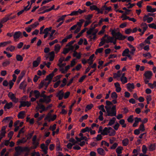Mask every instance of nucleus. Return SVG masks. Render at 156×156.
<instances>
[{"label":"nucleus","mask_w":156,"mask_h":156,"mask_svg":"<svg viewBox=\"0 0 156 156\" xmlns=\"http://www.w3.org/2000/svg\"><path fill=\"white\" fill-rule=\"evenodd\" d=\"M98 24H94V23L92 24L91 26L92 27L89 29L87 31V34L89 35L91 34L92 32L95 30L94 29L95 28L98 26Z\"/></svg>","instance_id":"obj_7"},{"label":"nucleus","mask_w":156,"mask_h":156,"mask_svg":"<svg viewBox=\"0 0 156 156\" xmlns=\"http://www.w3.org/2000/svg\"><path fill=\"white\" fill-rule=\"evenodd\" d=\"M14 40L15 41H16L17 40L20 38L22 37V35L21 32L20 31L15 32L13 35Z\"/></svg>","instance_id":"obj_6"},{"label":"nucleus","mask_w":156,"mask_h":156,"mask_svg":"<svg viewBox=\"0 0 156 156\" xmlns=\"http://www.w3.org/2000/svg\"><path fill=\"white\" fill-rule=\"evenodd\" d=\"M94 57V55L93 54L87 60L88 63L90 65H91L93 63V59Z\"/></svg>","instance_id":"obj_29"},{"label":"nucleus","mask_w":156,"mask_h":156,"mask_svg":"<svg viewBox=\"0 0 156 156\" xmlns=\"http://www.w3.org/2000/svg\"><path fill=\"white\" fill-rule=\"evenodd\" d=\"M88 117V115L86 114L82 116V117L79 119V121L80 122H83L84 120L87 119Z\"/></svg>","instance_id":"obj_53"},{"label":"nucleus","mask_w":156,"mask_h":156,"mask_svg":"<svg viewBox=\"0 0 156 156\" xmlns=\"http://www.w3.org/2000/svg\"><path fill=\"white\" fill-rule=\"evenodd\" d=\"M109 129H110L108 134L109 136H112L115 135V131L111 127H109Z\"/></svg>","instance_id":"obj_31"},{"label":"nucleus","mask_w":156,"mask_h":156,"mask_svg":"<svg viewBox=\"0 0 156 156\" xmlns=\"http://www.w3.org/2000/svg\"><path fill=\"white\" fill-rule=\"evenodd\" d=\"M90 9L91 11L96 10L97 11L98 10L99 8H98L97 6L96 5H93L90 6Z\"/></svg>","instance_id":"obj_47"},{"label":"nucleus","mask_w":156,"mask_h":156,"mask_svg":"<svg viewBox=\"0 0 156 156\" xmlns=\"http://www.w3.org/2000/svg\"><path fill=\"white\" fill-rule=\"evenodd\" d=\"M55 30H53L51 31V33L49 37L48 38V40H52L54 39V38L53 37V34L55 33Z\"/></svg>","instance_id":"obj_59"},{"label":"nucleus","mask_w":156,"mask_h":156,"mask_svg":"<svg viewBox=\"0 0 156 156\" xmlns=\"http://www.w3.org/2000/svg\"><path fill=\"white\" fill-rule=\"evenodd\" d=\"M118 97L117 95L115 92H112L111 95V98L112 99H117Z\"/></svg>","instance_id":"obj_58"},{"label":"nucleus","mask_w":156,"mask_h":156,"mask_svg":"<svg viewBox=\"0 0 156 156\" xmlns=\"http://www.w3.org/2000/svg\"><path fill=\"white\" fill-rule=\"evenodd\" d=\"M129 51L128 48H126L123 51L122 55L123 56H126V55L129 54Z\"/></svg>","instance_id":"obj_43"},{"label":"nucleus","mask_w":156,"mask_h":156,"mask_svg":"<svg viewBox=\"0 0 156 156\" xmlns=\"http://www.w3.org/2000/svg\"><path fill=\"white\" fill-rule=\"evenodd\" d=\"M34 94L36 98H37L40 96V92L37 90H34Z\"/></svg>","instance_id":"obj_51"},{"label":"nucleus","mask_w":156,"mask_h":156,"mask_svg":"<svg viewBox=\"0 0 156 156\" xmlns=\"http://www.w3.org/2000/svg\"><path fill=\"white\" fill-rule=\"evenodd\" d=\"M51 28H52L51 27L46 28L44 29L43 33L48 34V32L51 30Z\"/></svg>","instance_id":"obj_50"},{"label":"nucleus","mask_w":156,"mask_h":156,"mask_svg":"<svg viewBox=\"0 0 156 156\" xmlns=\"http://www.w3.org/2000/svg\"><path fill=\"white\" fill-rule=\"evenodd\" d=\"M64 93L62 90L60 91L56 95V97H58L59 100H61L63 98Z\"/></svg>","instance_id":"obj_21"},{"label":"nucleus","mask_w":156,"mask_h":156,"mask_svg":"<svg viewBox=\"0 0 156 156\" xmlns=\"http://www.w3.org/2000/svg\"><path fill=\"white\" fill-rule=\"evenodd\" d=\"M93 107V105L92 104L87 105L86 107L85 111H87V110H89L91 109Z\"/></svg>","instance_id":"obj_60"},{"label":"nucleus","mask_w":156,"mask_h":156,"mask_svg":"<svg viewBox=\"0 0 156 156\" xmlns=\"http://www.w3.org/2000/svg\"><path fill=\"white\" fill-rule=\"evenodd\" d=\"M116 120V119L115 117H113L110 120L108 124V126H111L113 124Z\"/></svg>","instance_id":"obj_41"},{"label":"nucleus","mask_w":156,"mask_h":156,"mask_svg":"<svg viewBox=\"0 0 156 156\" xmlns=\"http://www.w3.org/2000/svg\"><path fill=\"white\" fill-rule=\"evenodd\" d=\"M110 129H109V127L108 128L105 127L101 133V134L103 135H105L108 134Z\"/></svg>","instance_id":"obj_17"},{"label":"nucleus","mask_w":156,"mask_h":156,"mask_svg":"<svg viewBox=\"0 0 156 156\" xmlns=\"http://www.w3.org/2000/svg\"><path fill=\"white\" fill-rule=\"evenodd\" d=\"M15 150L17 153H19L21 154V153L23 152L22 147L21 146H18L16 147Z\"/></svg>","instance_id":"obj_32"},{"label":"nucleus","mask_w":156,"mask_h":156,"mask_svg":"<svg viewBox=\"0 0 156 156\" xmlns=\"http://www.w3.org/2000/svg\"><path fill=\"white\" fill-rule=\"evenodd\" d=\"M156 147V144H151L149 147V149L150 151H152L154 150Z\"/></svg>","instance_id":"obj_42"},{"label":"nucleus","mask_w":156,"mask_h":156,"mask_svg":"<svg viewBox=\"0 0 156 156\" xmlns=\"http://www.w3.org/2000/svg\"><path fill=\"white\" fill-rule=\"evenodd\" d=\"M37 136L36 135L34 136L32 141L33 147L32 148L35 149L37 148L39 144V140L37 139Z\"/></svg>","instance_id":"obj_4"},{"label":"nucleus","mask_w":156,"mask_h":156,"mask_svg":"<svg viewBox=\"0 0 156 156\" xmlns=\"http://www.w3.org/2000/svg\"><path fill=\"white\" fill-rule=\"evenodd\" d=\"M127 87L129 90H130L131 89H134L135 87L133 83H128L127 84Z\"/></svg>","instance_id":"obj_33"},{"label":"nucleus","mask_w":156,"mask_h":156,"mask_svg":"<svg viewBox=\"0 0 156 156\" xmlns=\"http://www.w3.org/2000/svg\"><path fill=\"white\" fill-rule=\"evenodd\" d=\"M73 56L74 57H76V58L78 59H80L81 57V54L80 53L78 54L77 52L75 51H74Z\"/></svg>","instance_id":"obj_36"},{"label":"nucleus","mask_w":156,"mask_h":156,"mask_svg":"<svg viewBox=\"0 0 156 156\" xmlns=\"http://www.w3.org/2000/svg\"><path fill=\"white\" fill-rule=\"evenodd\" d=\"M129 47L131 49L130 53L132 55H133L136 51V49L132 45L129 44H127Z\"/></svg>","instance_id":"obj_13"},{"label":"nucleus","mask_w":156,"mask_h":156,"mask_svg":"<svg viewBox=\"0 0 156 156\" xmlns=\"http://www.w3.org/2000/svg\"><path fill=\"white\" fill-rule=\"evenodd\" d=\"M152 75V73L151 71H147L145 72L144 74L145 77L144 80L146 84H147L149 82V80L151 78Z\"/></svg>","instance_id":"obj_3"},{"label":"nucleus","mask_w":156,"mask_h":156,"mask_svg":"<svg viewBox=\"0 0 156 156\" xmlns=\"http://www.w3.org/2000/svg\"><path fill=\"white\" fill-rule=\"evenodd\" d=\"M119 124L122 125V127L123 128H125L126 126V125L125 123V121L124 119H121L119 121Z\"/></svg>","instance_id":"obj_40"},{"label":"nucleus","mask_w":156,"mask_h":156,"mask_svg":"<svg viewBox=\"0 0 156 156\" xmlns=\"http://www.w3.org/2000/svg\"><path fill=\"white\" fill-rule=\"evenodd\" d=\"M27 141V140L25 138H23L21 140H19L17 141V143L18 144L20 143H24L25 142H26Z\"/></svg>","instance_id":"obj_52"},{"label":"nucleus","mask_w":156,"mask_h":156,"mask_svg":"<svg viewBox=\"0 0 156 156\" xmlns=\"http://www.w3.org/2000/svg\"><path fill=\"white\" fill-rule=\"evenodd\" d=\"M27 86L26 82L24 81L20 85L19 88L20 89H24Z\"/></svg>","instance_id":"obj_22"},{"label":"nucleus","mask_w":156,"mask_h":156,"mask_svg":"<svg viewBox=\"0 0 156 156\" xmlns=\"http://www.w3.org/2000/svg\"><path fill=\"white\" fill-rule=\"evenodd\" d=\"M9 17L6 15L1 20H0L1 23H4L6 22L8 20H9Z\"/></svg>","instance_id":"obj_46"},{"label":"nucleus","mask_w":156,"mask_h":156,"mask_svg":"<svg viewBox=\"0 0 156 156\" xmlns=\"http://www.w3.org/2000/svg\"><path fill=\"white\" fill-rule=\"evenodd\" d=\"M98 30L97 29H96L94 31H93L92 32L91 34L93 36L92 37V39L94 40L96 38V34L98 32ZM90 34H91L90 35Z\"/></svg>","instance_id":"obj_38"},{"label":"nucleus","mask_w":156,"mask_h":156,"mask_svg":"<svg viewBox=\"0 0 156 156\" xmlns=\"http://www.w3.org/2000/svg\"><path fill=\"white\" fill-rule=\"evenodd\" d=\"M13 107V104L12 102L7 103L4 106V109L6 111L7 109H9Z\"/></svg>","instance_id":"obj_11"},{"label":"nucleus","mask_w":156,"mask_h":156,"mask_svg":"<svg viewBox=\"0 0 156 156\" xmlns=\"http://www.w3.org/2000/svg\"><path fill=\"white\" fill-rule=\"evenodd\" d=\"M22 106L23 107H24L27 106V107H29L31 105V104L30 102L28 101H21Z\"/></svg>","instance_id":"obj_24"},{"label":"nucleus","mask_w":156,"mask_h":156,"mask_svg":"<svg viewBox=\"0 0 156 156\" xmlns=\"http://www.w3.org/2000/svg\"><path fill=\"white\" fill-rule=\"evenodd\" d=\"M16 47L15 46L10 45L6 48V50L7 51H10L11 52H13L16 50Z\"/></svg>","instance_id":"obj_26"},{"label":"nucleus","mask_w":156,"mask_h":156,"mask_svg":"<svg viewBox=\"0 0 156 156\" xmlns=\"http://www.w3.org/2000/svg\"><path fill=\"white\" fill-rule=\"evenodd\" d=\"M111 34L114 37H115L116 40H123L127 37V36L123 35L119 32H116L115 30H112Z\"/></svg>","instance_id":"obj_2"},{"label":"nucleus","mask_w":156,"mask_h":156,"mask_svg":"<svg viewBox=\"0 0 156 156\" xmlns=\"http://www.w3.org/2000/svg\"><path fill=\"white\" fill-rule=\"evenodd\" d=\"M107 36V35L105 34L104 36L102 37L101 39V41L99 43L98 46L99 47H101L103 46L104 44L106 43L105 42V38Z\"/></svg>","instance_id":"obj_14"},{"label":"nucleus","mask_w":156,"mask_h":156,"mask_svg":"<svg viewBox=\"0 0 156 156\" xmlns=\"http://www.w3.org/2000/svg\"><path fill=\"white\" fill-rule=\"evenodd\" d=\"M12 43V41H7L2 42L0 43V48L1 47H4L7 45L8 44Z\"/></svg>","instance_id":"obj_20"},{"label":"nucleus","mask_w":156,"mask_h":156,"mask_svg":"<svg viewBox=\"0 0 156 156\" xmlns=\"http://www.w3.org/2000/svg\"><path fill=\"white\" fill-rule=\"evenodd\" d=\"M122 142L123 145L124 146H126L128 144L129 140L127 138H126L122 140Z\"/></svg>","instance_id":"obj_39"},{"label":"nucleus","mask_w":156,"mask_h":156,"mask_svg":"<svg viewBox=\"0 0 156 156\" xmlns=\"http://www.w3.org/2000/svg\"><path fill=\"white\" fill-rule=\"evenodd\" d=\"M148 26L150 28L156 29V22L155 23H152L148 24Z\"/></svg>","instance_id":"obj_63"},{"label":"nucleus","mask_w":156,"mask_h":156,"mask_svg":"<svg viewBox=\"0 0 156 156\" xmlns=\"http://www.w3.org/2000/svg\"><path fill=\"white\" fill-rule=\"evenodd\" d=\"M10 64V62L9 60L6 59L2 63V66L3 67H6L9 65Z\"/></svg>","instance_id":"obj_44"},{"label":"nucleus","mask_w":156,"mask_h":156,"mask_svg":"<svg viewBox=\"0 0 156 156\" xmlns=\"http://www.w3.org/2000/svg\"><path fill=\"white\" fill-rule=\"evenodd\" d=\"M133 115H130L127 119V120L129 122L132 123L133 121Z\"/></svg>","instance_id":"obj_56"},{"label":"nucleus","mask_w":156,"mask_h":156,"mask_svg":"<svg viewBox=\"0 0 156 156\" xmlns=\"http://www.w3.org/2000/svg\"><path fill=\"white\" fill-rule=\"evenodd\" d=\"M123 149L122 147L120 146L118 147L116 150V152L117 154H120L122 153V151Z\"/></svg>","instance_id":"obj_34"},{"label":"nucleus","mask_w":156,"mask_h":156,"mask_svg":"<svg viewBox=\"0 0 156 156\" xmlns=\"http://www.w3.org/2000/svg\"><path fill=\"white\" fill-rule=\"evenodd\" d=\"M25 113V112L24 111H22L20 112L18 115V118L21 119H23L24 117V115Z\"/></svg>","instance_id":"obj_30"},{"label":"nucleus","mask_w":156,"mask_h":156,"mask_svg":"<svg viewBox=\"0 0 156 156\" xmlns=\"http://www.w3.org/2000/svg\"><path fill=\"white\" fill-rule=\"evenodd\" d=\"M84 22V20L83 19L80 20H79V22L77 23L76 25L79 26L78 27H80V28H81V27L82 26V24Z\"/></svg>","instance_id":"obj_49"},{"label":"nucleus","mask_w":156,"mask_h":156,"mask_svg":"<svg viewBox=\"0 0 156 156\" xmlns=\"http://www.w3.org/2000/svg\"><path fill=\"white\" fill-rule=\"evenodd\" d=\"M121 75V71L119 70L118 71L117 73L113 74V78H116L117 77H120Z\"/></svg>","instance_id":"obj_45"},{"label":"nucleus","mask_w":156,"mask_h":156,"mask_svg":"<svg viewBox=\"0 0 156 156\" xmlns=\"http://www.w3.org/2000/svg\"><path fill=\"white\" fill-rule=\"evenodd\" d=\"M143 56L145 57H147V58H150L152 57L151 54L149 52L143 54Z\"/></svg>","instance_id":"obj_57"},{"label":"nucleus","mask_w":156,"mask_h":156,"mask_svg":"<svg viewBox=\"0 0 156 156\" xmlns=\"http://www.w3.org/2000/svg\"><path fill=\"white\" fill-rule=\"evenodd\" d=\"M54 76V74L53 73H51L49 74L48 75L46 76V77L45 79V80L50 81V82H51V80Z\"/></svg>","instance_id":"obj_25"},{"label":"nucleus","mask_w":156,"mask_h":156,"mask_svg":"<svg viewBox=\"0 0 156 156\" xmlns=\"http://www.w3.org/2000/svg\"><path fill=\"white\" fill-rule=\"evenodd\" d=\"M147 10L148 12H153L156 11V8H152L150 5H147L146 7Z\"/></svg>","instance_id":"obj_15"},{"label":"nucleus","mask_w":156,"mask_h":156,"mask_svg":"<svg viewBox=\"0 0 156 156\" xmlns=\"http://www.w3.org/2000/svg\"><path fill=\"white\" fill-rule=\"evenodd\" d=\"M16 58L18 61H22L23 59L22 56L19 55H16Z\"/></svg>","instance_id":"obj_54"},{"label":"nucleus","mask_w":156,"mask_h":156,"mask_svg":"<svg viewBox=\"0 0 156 156\" xmlns=\"http://www.w3.org/2000/svg\"><path fill=\"white\" fill-rule=\"evenodd\" d=\"M8 96L12 101L15 103L18 101V99L16 98V95L12 92H10L8 94Z\"/></svg>","instance_id":"obj_5"},{"label":"nucleus","mask_w":156,"mask_h":156,"mask_svg":"<svg viewBox=\"0 0 156 156\" xmlns=\"http://www.w3.org/2000/svg\"><path fill=\"white\" fill-rule=\"evenodd\" d=\"M114 85L116 87V91L117 92H120L121 90V88L120 87L119 83L118 82H116L114 83Z\"/></svg>","instance_id":"obj_19"},{"label":"nucleus","mask_w":156,"mask_h":156,"mask_svg":"<svg viewBox=\"0 0 156 156\" xmlns=\"http://www.w3.org/2000/svg\"><path fill=\"white\" fill-rule=\"evenodd\" d=\"M142 120L140 118H138L136 117L135 118V122L133 125V126L134 127L137 126L138 125V122H141Z\"/></svg>","instance_id":"obj_12"},{"label":"nucleus","mask_w":156,"mask_h":156,"mask_svg":"<svg viewBox=\"0 0 156 156\" xmlns=\"http://www.w3.org/2000/svg\"><path fill=\"white\" fill-rule=\"evenodd\" d=\"M105 108L107 113L106 115L113 116H116V106H113L112 108L110 106H105Z\"/></svg>","instance_id":"obj_1"},{"label":"nucleus","mask_w":156,"mask_h":156,"mask_svg":"<svg viewBox=\"0 0 156 156\" xmlns=\"http://www.w3.org/2000/svg\"><path fill=\"white\" fill-rule=\"evenodd\" d=\"M41 148L43 150V151L45 154L47 153V150L48 149L47 146H45L44 144H42L41 145Z\"/></svg>","instance_id":"obj_16"},{"label":"nucleus","mask_w":156,"mask_h":156,"mask_svg":"<svg viewBox=\"0 0 156 156\" xmlns=\"http://www.w3.org/2000/svg\"><path fill=\"white\" fill-rule=\"evenodd\" d=\"M23 152H29L30 150V148L27 147H22Z\"/></svg>","instance_id":"obj_61"},{"label":"nucleus","mask_w":156,"mask_h":156,"mask_svg":"<svg viewBox=\"0 0 156 156\" xmlns=\"http://www.w3.org/2000/svg\"><path fill=\"white\" fill-rule=\"evenodd\" d=\"M139 129L142 132H143L145 130V128L144 124H142L140 125L139 128Z\"/></svg>","instance_id":"obj_64"},{"label":"nucleus","mask_w":156,"mask_h":156,"mask_svg":"<svg viewBox=\"0 0 156 156\" xmlns=\"http://www.w3.org/2000/svg\"><path fill=\"white\" fill-rule=\"evenodd\" d=\"M97 151L98 154L101 156H104L105 154L104 150L101 148H98L97 149Z\"/></svg>","instance_id":"obj_10"},{"label":"nucleus","mask_w":156,"mask_h":156,"mask_svg":"<svg viewBox=\"0 0 156 156\" xmlns=\"http://www.w3.org/2000/svg\"><path fill=\"white\" fill-rule=\"evenodd\" d=\"M39 24V23L37 21L35 22L33 24L30 25V26L31 28V29H34L37 27Z\"/></svg>","instance_id":"obj_48"},{"label":"nucleus","mask_w":156,"mask_h":156,"mask_svg":"<svg viewBox=\"0 0 156 156\" xmlns=\"http://www.w3.org/2000/svg\"><path fill=\"white\" fill-rule=\"evenodd\" d=\"M120 80L123 84H125L127 82V79L126 77H121Z\"/></svg>","instance_id":"obj_55"},{"label":"nucleus","mask_w":156,"mask_h":156,"mask_svg":"<svg viewBox=\"0 0 156 156\" xmlns=\"http://www.w3.org/2000/svg\"><path fill=\"white\" fill-rule=\"evenodd\" d=\"M103 112H105V109H104V108H103V109H102L101 110V111H100V112H99L100 115L99 116L98 119L101 121H102L103 120Z\"/></svg>","instance_id":"obj_18"},{"label":"nucleus","mask_w":156,"mask_h":156,"mask_svg":"<svg viewBox=\"0 0 156 156\" xmlns=\"http://www.w3.org/2000/svg\"><path fill=\"white\" fill-rule=\"evenodd\" d=\"M103 49V48H100L97 49L95 52V54L97 55L98 53H101L102 52Z\"/></svg>","instance_id":"obj_62"},{"label":"nucleus","mask_w":156,"mask_h":156,"mask_svg":"<svg viewBox=\"0 0 156 156\" xmlns=\"http://www.w3.org/2000/svg\"><path fill=\"white\" fill-rule=\"evenodd\" d=\"M56 150L57 151L62 150V149L61 148L60 142L58 139L56 141Z\"/></svg>","instance_id":"obj_28"},{"label":"nucleus","mask_w":156,"mask_h":156,"mask_svg":"<svg viewBox=\"0 0 156 156\" xmlns=\"http://www.w3.org/2000/svg\"><path fill=\"white\" fill-rule=\"evenodd\" d=\"M37 104L38 105L37 107H36V108H38L40 109H43V110H46V108L44 107V106L42 104L39 103L37 102Z\"/></svg>","instance_id":"obj_37"},{"label":"nucleus","mask_w":156,"mask_h":156,"mask_svg":"<svg viewBox=\"0 0 156 156\" xmlns=\"http://www.w3.org/2000/svg\"><path fill=\"white\" fill-rule=\"evenodd\" d=\"M41 60V58L40 57H38L36 60L34 61L33 62V66L34 67H37L39 64L40 61Z\"/></svg>","instance_id":"obj_9"},{"label":"nucleus","mask_w":156,"mask_h":156,"mask_svg":"<svg viewBox=\"0 0 156 156\" xmlns=\"http://www.w3.org/2000/svg\"><path fill=\"white\" fill-rule=\"evenodd\" d=\"M140 26L143 29V30L144 31H145L148 28L147 24L145 23H142L141 24Z\"/></svg>","instance_id":"obj_27"},{"label":"nucleus","mask_w":156,"mask_h":156,"mask_svg":"<svg viewBox=\"0 0 156 156\" xmlns=\"http://www.w3.org/2000/svg\"><path fill=\"white\" fill-rule=\"evenodd\" d=\"M107 37V39H105L106 43H108L110 42L112 43V42H113V40H114V37H111L110 36L108 37V35H107V36L106 37Z\"/></svg>","instance_id":"obj_23"},{"label":"nucleus","mask_w":156,"mask_h":156,"mask_svg":"<svg viewBox=\"0 0 156 156\" xmlns=\"http://www.w3.org/2000/svg\"><path fill=\"white\" fill-rule=\"evenodd\" d=\"M53 97V95L51 94L49 96H46V95H41V97H43L44 99L45 102L47 103H49L51 101V98Z\"/></svg>","instance_id":"obj_8"},{"label":"nucleus","mask_w":156,"mask_h":156,"mask_svg":"<svg viewBox=\"0 0 156 156\" xmlns=\"http://www.w3.org/2000/svg\"><path fill=\"white\" fill-rule=\"evenodd\" d=\"M61 48V46L59 44H56L55 46V51L56 53H58Z\"/></svg>","instance_id":"obj_35"}]
</instances>
